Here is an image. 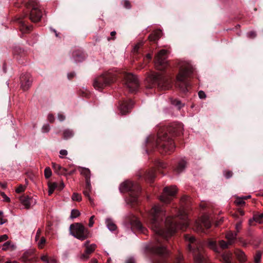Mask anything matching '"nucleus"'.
<instances>
[{"mask_svg": "<svg viewBox=\"0 0 263 263\" xmlns=\"http://www.w3.org/2000/svg\"><path fill=\"white\" fill-rule=\"evenodd\" d=\"M165 212L159 205H155L149 213V227L158 235L167 238L172 236L178 229L184 230L189 225L187 217L183 210H180L175 217H168L164 222H161Z\"/></svg>", "mask_w": 263, "mask_h": 263, "instance_id": "obj_1", "label": "nucleus"}, {"mask_svg": "<svg viewBox=\"0 0 263 263\" xmlns=\"http://www.w3.org/2000/svg\"><path fill=\"white\" fill-rule=\"evenodd\" d=\"M182 130L181 125L171 126L167 128H163L158 133L156 144L161 148L164 153L172 152L175 148L174 142L167 132L170 134L178 135Z\"/></svg>", "mask_w": 263, "mask_h": 263, "instance_id": "obj_2", "label": "nucleus"}, {"mask_svg": "<svg viewBox=\"0 0 263 263\" xmlns=\"http://www.w3.org/2000/svg\"><path fill=\"white\" fill-rule=\"evenodd\" d=\"M70 234L80 240H84L89 236L88 230L81 223H74L71 224Z\"/></svg>", "mask_w": 263, "mask_h": 263, "instance_id": "obj_3", "label": "nucleus"}, {"mask_svg": "<svg viewBox=\"0 0 263 263\" xmlns=\"http://www.w3.org/2000/svg\"><path fill=\"white\" fill-rule=\"evenodd\" d=\"M28 8L31 9L30 14V19L33 22L40 21L42 17V12L39 9V4L36 0H31L27 5Z\"/></svg>", "mask_w": 263, "mask_h": 263, "instance_id": "obj_4", "label": "nucleus"}, {"mask_svg": "<svg viewBox=\"0 0 263 263\" xmlns=\"http://www.w3.org/2000/svg\"><path fill=\"white\" fill-rule=\"evenodd\" d=\"M192 68L189 65L186 66L184 68H182L180 70L179 73L177 77V80L178 82L182 83L184 87H182L181 85L179 86L182 91L186 92L187 90V84L185 80L187 77H188L192 73Z\"/></svg>", "mask_w": 263, "mask_h": 263, "instance_id": "obj_5", "label": "nucleus"}, {"mask_svg": "<svg viewBox=\"0 0 263 263\" xmlns=\"http://www.w3.org/2000/svg\"><path fill=\"white\" fill-rule=\"evenodd\" d=\"M114 81L112 76L103 74L95 80L93 86L96 89H101L110 83L114 82Z\"/></svg>", "mask_w": 263, "mask_h": 263, "instance_id": "obj_6", "label": "nucleus"}, {"mask_svg": "<svg viewBox=\"0 0 263 263\" xmlns=\"http://www.w3.org/2000/svg\"><path fill=\"white\" fill-rule=\"evenodd\" d=\"M124 84L130 92L136 91L139 85V81L136 76L127 73L124 78Z\"/></svg>", "mask_w": 263, "mask_h": 263, "instance_id": "obj_7", "label": "nucleus"}, {"mask_svg": "<svg viewBox=\"0 0 263 263\" xmlns=\"http://www.w3.org/2000/svg\"><path fill=\"white\" fill-rule=\"evenodd\" d=\"M167 57V50L165 49H162L158 53L155 58V63L158 69L161 70L166 67Z\"/></svg>", "mask_w": 263, "mask_h": 263, "instance_id": "obj_8", "label": "nucleus"}, {"mask_svg": "<svg viewBox=\"0 0 263 263\" xmlns=\"http://www.w3.org/2000/svg\"><path fill=\"white\" fill-rule=\"evenodd\" d=\"M177 189L175 186L165 187L163 190L162 195L160 197V200L165 203H169L172 197L175 195Z\"/></svg>", "mask_w": 263, "mask_h": 263, "instance_id": "obj_9", "label": "nucleus"}, {"mask_svg": "<svg viewBox=\"0 0 263 263\" xmlns=\"http://www.w3.org/2000/svg\"><path fill=\"white\" fill-rule=\"evenodd\" d=\"M203 227L206 229L211 227L209 217L206 215H203L201 219L196 221L195 223V230L198 232H204Z\"/></svg>", "mask_w": 263, "mask_h": 263, "instance_id": "obj_10", "label": "nucleus"}, {"mask_svg": "<svg viewBox=\"0 0 263 263\" xmlns=\"http://www.w3.org/2000/svg\"><path fill=\"white\" fill-rule=\"evenodd\" d=\"M138 186L135 185L134 183L129 180H126L122 182L120 186V190L121 192H128L138 189Z\"/></svg>", "mask_w": 263, "mask_h": 263, "instance_id": "obj_11", "label": "nucleus"}, {"mask_svg": "<svg viewBox=\"0 0 263 263\" xmlns=\"http://www.w3.org/2000/svg\"><path fill=\"white\" fill-rule=\"evenodd\" d=\"M21 86L25 90H27L31 85L32 79L29 74L23 75L20 78Z\"/></svg>", "mask_w": 263, "mask_h": 263, "instance_id": "obj_12", "label": "nucleus"}, {"mask_svg": "<svg viewBox=\"0 0 263 263\" xmlns=\"http://www.w3.org/2000/svg\"><path fill=\"white\" fill-rule=\"evenodd\" d=\"M134 102L132 100L124 101L120 106L119 109L122 115L128 112L129 109L133 107Z\"/></svg>", "mask_w": 263, "mask_h": 263, "instance_id": "obj_13", "label": "nucleus"}, {"mask_svg": "<svg viewBox=\"0 0 263 263\" xmlns=\"http://www.w3.org/2000/svg\"><path fill=\"white\" fill-rule=\"evenodd\" d=\"M78 169L80 174L85 176L86 179V183H87V188L90 189V170L85 167H79Z\"/></svg>", "mask_w": 263, "mask_h": 263, "instance_id": "obj_14", "label": "nucleus"}, {"mask_svg": "<svg viewBox=\"0 0 263 263\" xmlns=\"http://www.w3.org/2000/svg\"><path fill=\"white\" fill-rule=\"evenodd\" d=\"M185 239L186 241L190 242V243L188 245L189 249L190 251L194 250L195 245H197L195 237L191 235H185Z\"/></svg>", "mask_w": 263, "mask_h": 263, "instance_id": "obj_15", "label": "nucleus"}, {"mask_svg": "<svg viewBox=\"0 0 263 263\" xmlns=\"http://www.w3.org/2000/svg\"><path fill=\"white\" fill-rule=\"evenodd\" d=\"M52 166L56 173L59 175H65V173L67 171L66 168L62 167L61 166L54 162L52 163Z\"/></svg>", "mask_w": 263, "mask_h": 263, "instance_id": "obj_16", "label": "nucleus"}, {"mask_svg": "<svg viewBox=\"0 0 263 263\" xmlns=\"http://www.w3.org/2000/svg\"><path fill=\"white\" fill-rule=\"evenodd\" d=\"M83 246L86 247V254H89L92 253L95 250L97 247L95 243L89 245V241H86L84 243Z\"/></svg>", "mask_w": 263, "mask_h": 263, "instance_id": "obj_17", "label": "nucleus"}, {"mask_svg": "<svg viewBox=\"0 0 263 263\" xmlns=\"http://www.w3.org/2000/svg\"><path fill=\"white\" fill-rule=\"evenodd\" d=\"M151 77L153 83H158L159 85H160L161 83L165 81L159 73L153 74L151 75Z\"/></svg>", "mask_w": 263, "mask_h": 263, "instance_id": "obj_18", "label": "nucleus"}, {"mask_svg": "<svg viewBox=\"0 0 263 263\" xmlns=\"http://www.w3.org/2000/svg\"><path fill=\"white\" fill-rule=\"evenodd\" d=\"M237 233L229 231L226 235V238L229 241V244L232 245L236 239Z\"/></svg>", "mask_w": 263, "mask_h": 263, "instance_id": "obj_19", "label": "nucleus"}, {"mask_svg": "<svg viewBox=\"0 0 263 263\" xmlns=\"http://www.w3.org/2000/svg\"><path fill=\"white\" fill-rule=\"evenodd\" d=\"M91 184H90V189H88L87 188V183H86V186H85V190L83 191V194L85 196H86V197H87L88 198V199L89 202H90L91 205L94 206L95 205V202L93 201V200L90 196V193L91 192Z\"/></svg>", "mask_w": 263, "mask_h": 263, "instance_id": "obj_20", "label": "nucleus"}, {"mask_svg": "<svg viewBox=\"0 0 263 263\" xmlns=\"http://www.w3.org/2000/svg\"><path fill=\"white\" fill-rule=\"evenodd\" d=\"M131 224L133 228L137 229L142 233H144L145 229L143 227L141 222L137 219H135L131 222Z\"/></svg>", "mask_w": 263, "mask_h": 263, "instance_id": "obj_21", "label": "nucleus"}, {"mask_svg": "<svg viewBox=\"0 0 263 263\" xmlns=\"http://www.w3.org/2000/svg\"><path fill=\"white\" fill-rule=\"evenodd\" d=\"M223 263H232V254L231 252H226L221 255Z\"/></svg>", "mask_w": 263, "mask_h": 263, "instance_id": "obj_22", "label": "nucleus"}, {"mask_svg": "<svg viewBox=\"0 0 263 263\" xmlns=\"http://www.w3.org/2000/svg\"><path fill=\"white\" fill-rule=\"evenodd\" d=\"M31 200L28 196H23L20 198L21 203L24 206L26 209H29L30 207V200Z\"/></svg>", "mask_w": 263, "mask_h": 263, "instance_id": "obj_23", "label": "nucleus"}, {"mask_svg": "<svg viewBox=\"0 0 263 263\" xmlns=\"http://www.w3.org/2000/svg\"><path fill=\"white\" fill-rule=\"evenodd\" d=\"M197 249L198 251H199V253L194 255L195 261L196 263H204V258L201 253V251L199 250V248H197Z\"/></svg>", "mask_w": 263, "mask_h": 263, "instance_id": "obj_24", "label": "nucleus"}, {"mask_svg": "<svg viewBox=\"0 0 263 263\" xmlns=\"http://www.w3.org/2000/svg\"><path fill=\"white\" fill-rule=\"evenodd\" d=\"M16 248V246L14 244L12 243L10 241H8L3 244L2 250L3 251H7L10 249L11 251H13L15 250Z\"/></svg>", "mask_w": 263, "mask_h": 263, "instance_id": "obj_25", "label": "nucleus"}, {"mask_svg": "<svg viewBox=\"0 0 263 263\" xmlns=\"http://www.w3.org/2000/svg\"><path fill=\"white\" fill-rule=\"evenodd\" d=\"M154 251L155 253L159 255H165L168 253L167 250L163 246H159L156 247Z\"/></svg>", "mask_w": 263, "mask_h": 263, "instance_id": "obj_26", "label": "nucleus"}, {"mask_svg": "<svg viewBox=\"0 0 263 263\" xmlns=\"http://www.w3.org/2000/svg\"><path fill=\"white\" fill-rule=\"evenodd\" d=\"M161 35V32L159 30L155 31L153 33L149 35V40L151 41H154L158 40Z\"/></svg>", "mask_w": 263, "mask_h": 263, "instance_id": "obj_27", "label": "nucleus"}, {"mask_svg": "<svg viewBox=\"0 0 263 263\" xmlns=\"http://www.w3.org/2000/svg\"><path fill=\"white\" fill-rule=\"evenodd\" d=\"M235 255L240 262H245L246 260V255L243 252L237 250L235 252Z\"/></svg>", "mask_w": 263, "mask_h": 263, "instance_id": "obj_28", "label": "nucleus"}, {"mask_svg": "<svg viewBox=\"0 0 263 263\" xmlns=\"http://www.w3.org/2000/svg\"><path fill=\"white\" fill-rule=\"evenodd\" d=\"M255 221L259 223H261L263 222V214L255 215L253 216V220H249L250 224H252V222Z\"/></svg>", "mask_w": 263, "mask_h": 263, "instance_id": "obj_29", "label": "nucleus"}, {"mask_svg": "<svg viewBox=\"0 0 263 263\" xmlns=\"http://www.w3.org/2000/svg\"><path fill=\"white\" fill-rule=\"evenodd\" d=\"M186 166V162L184 160H181L177 165L175 169L177 173H180L182 172L185 168Z\"/></svg>", "mask_w": 263, "mask_h": 263, "instance_id": "obj_30", "label": "nucleus"}, {"mask_svg": "<svg viewBox=\"0 0 263 263\" xmlns=\"http://www.w3.org/2000/svg\"><path fill=\"white\" fill-rule=\"evenodd\" d=\"M106 223L108 229L110 231H114L116 230L117 226L111 219H107L106 220Z\"/></svg>", "mask_w": 263, "mask_h": 263, "instance_id": "obj_31", "label": "nucleus"}, {"mask_svg": "<svg viewBox=\"0 0 263 263\" xmlns=\"http://www.w3.org/2000/svg\"><path fill=\"white\" fill-rule=\"evenodd\" d=\"M138 201V195L135 193H131L128 198V201L132 204L136 203Z\"/></svg>", "mask_w": 263, "mask_h": 263, "instance_id": "obj_32", "label": "nucleus"}, {"mask_svg": "<svg viewBox=\"0 0 263 263\" xmlns=\"http://www.w3.org/2000/svg\"><path fill=\"white\" fill-rule=\"evenodd\" d=\"M209 247L213 250L215 252L219 253L220 252L219 248L217 247L216 242L214 241H210L208 242Z\"/></svg>", "mask_w": 263, "mask_h": 263, "instance_id": "obj_33", "label": "nucleus"}, {"mask_svg": "<svg viewBox=\"0 0 263 263\" xmlns=\"http://www.w3.org/2000/svg\"><path fill=\"white\" fill-rule=\"evenodd\" d=\"M58 187V183L56 182H52V183H48V194L49 195H51L54 190L55 189H57Z\"/></svg>", "mask_w": 263, "mask_h": 263, "instance_id": "obj_34", "label": "nucleus"}, {"mask_svg": "<svg viewBox=\"0 0 263 263\" xmlns=\"http://www.w3.org/2000/svg\"><path fill=\"white\" fill-rule=\"evenodd\" d=\"M64 138L67 139L72 137L73 135V133L72 130L69 129H66L64 132Z\"/></svg>", "mask_w": 263, "mask_h": 263, "instance_id": "obj_35", "label": "nucleus"}, {"mask_svg": "<svg viewBox=\"0 0 263 263\" xmlns=\"http://www.w3.org/2000/svg\"><path fill=\"white\" fill-rule=\"evenodd\" d=\"M71 199L73 201H80L82 200V196L77 193H74L71 196Z\"/></svg>", "mask_w": 263, "mask_h": 263, "instance_id": "obj_36", "label": "nucleus"}, {"mask_svg": "<svg viewBox=\"0 0 263 263\" xmlns=\"http://www.w3.org/2000/svg\"><path fill=\"white\" fill-rule=\"evenodd\" d=\"M80 215V212L79 210L73 209L71 211L70 218L72 219L76 218L79 216Z\"/></svg>", "mask_w": 263, "mask_h": 263, "instance_id": "obj_37", "label": "nucleus"}, {"mask_svg": "<svg viewBox=\"0 0 263 263\" xmlns=\"http://www.w3.org/2000/svg\"><path fill=\"white\" fill-rule=\"evenodd\" d=\"M235 203L237 205L242 206L245 204L243 198L241 197L237 198L235 201Z\"/></svg>", "mask_w": 263, "mask_h": 263, "instance_id": "obj_38", "label": "nucleus"}, {"mask_svg": "<svg viewBox=\"0 0 263 263\" xmlns=\"http://www.w3.org/2000/svg\"><path fill=\"white\" fill-rule=\"evenodd\" d=\"M44 175L46 178H49L52 175L51 170L49 167H46L44 170Z\"/></svg>", "mask_w": 263, "mask_h": 263, "instance_id": "obj_39", "label": "nucleus"}, {"mask_svg": "<svg viewBox=\"0 0 263 263\" xmlns=\"http://www.w3.org/2000/svg\"><path fill=\"white\" fill-rule=\"evenodd\" d=\"M261 254L259 252H257L254 256V262L255 263H259Z\"/></svg>", "mask_w": 263, "mask_h": 263, "instance_id": "obj_40", "label": "nucleus"}, {"mask_svg": "<svg viewBox=\"0 0 263 263\" xmlns=\"http://www.w3.org/2000/svg\"><path fill=\"white\" fill-rule=\"evenodd\" d=\"M219 244L220 247L222 249L227 248L229 245H230V244H229V242H226L224 240L220 241Z\"/></svg>", "mask_w": 263, "mask_h": 263, "instance_id": "obj_41", "label": "nucleus"}, {"mask_svg": "<svg viewBox=\"0 0 263 263\" xmlns=\"http://www.w3.org/2000/svg\"><path fill=\"white\" fill-rule=\"evenodd\" d=\"M46 242V239L42 237L38 242V246L40 248H42Z\"/></svg>", "mask_w": 263, "mask_h": 263, "instance_id": "obj_42", "label": "nucleus"}, {"mask_svg": "<svg viewBox=\"0 0 263 263\" xmlns=\"http://www.w3.org/2000/svg\"><path fill=\"white\" fill-rule=\"evenodd\" d=\"M25 186L23 185H20L16 189L15 192L17 193H22L25 191Z\"/></svg>", "mask_w": 263, "mask_h": 263, "instance_id": "obj_43", "label": "nucleus"}, {"mask_svg": "<svg viewBox=\"0 0 263 263\" xmlns=\"http://www.w3.org/2000/svg\"><path fill=\"white\" fill-rule=\"evenodd\" d=\"M173 104L176 106L179 109H180L183 106V105L181 104L180 101L178 100L173 101Z\"/></svg>", "mask_w": 263, "mask_h": 263, "instance_id": "obj_44", "label": "nucleus"}, {"mask_svg": "<svg viewBox=\"0 0 263 263\" xmlns=\"http://www.w3.org/2000/svg\"><path fill=\"white\" fill-rule=\"evenodd\" d=\"M122 4L124 7L126 9H130L131 8V5L129 2L127 0H124L122 2Z\"/></svg>", "mask_w": 263, "mask_h": 263, "instance_id": "obj_45", "label": "nucleus"}, {"mask_svg": "<svg viewBox=\"0 0 263 263\" xmlns=\"http://www.w3.org/2000/svg\"><path fill=\"white\" fill-rule=\"evenodd\" d=\"M143 44V42H140L138 43L134 47L133 50L134 52L138 51V49L141 47Z\"/></svg>", "mask_w": 263, "mask_h": 263, "instance_id": "obj_46", "label": "nucleus"}, {"mask_svg": "<svg viewBox=\"0 0 263 263\" xmlns=\"http://www.w3.org/2000/svg\"><path fill=\"white\" fill-rule=\"evenodd\" d=\"M0 195L3 197L4 201L6 202L10 201V199L6 195V194L4 192L0 191Z\"/></svg>", "mask_w": 263, "mask_h": 263, "instance_id": "obj_47", "label": "nucleus"}, {"mask_svg": "<svg viewBox=\"0 0 263 263\" xmlns=\"http://www.w3.org/2000/svg\"><path fill=\"white\" fill-rule=\"evenodd\" d=\"M50 130V126L49 124H45L43 126L42 130L43 133H47Z\"/></svg>", "mask_w": 263, "mask_h": 263, "instance_id": "obj_48", "label": "nucleus"}, {"mask_svg": "<svg viewBox=\"0 0 263 263\" xmlns=\"http://www.w3.org/2000/svg\"><path fill=\"white\" fill-rule=\"evenodd\" d=\"M7 220L3 218V213L2 211H0V225H2L5 223H6Z\"/></svg>", "mask_w": 263, "mask_h": 263, "instance_id": "obj_49", "label": "nucleus"}, {"mask_svg": "<svg viewBox=\"0 0 263 263\" xmlns=\"http://www.w3.org/2000/svg\"><path fill=\"white\" fill-rule=\"evenodd\" d=\"M241 224H242L241 221H239L237 223V224L235 226V229L236 231V233H237L238 232H239L241 228Z\"/></svg>", "mask_w": 263, "mask_h": 263, "instance_id": "obj_50", "label": "nucleus"}, {"mask_svg": "<svg viewBox=\"0 0 263 263\" xmlns=\"http://www.w3.org/2000/svg\"><path fill=\"white\" fill-rule=\"evenodd\" d=\"M198 96L201 99H205L206 97L205 92L202 90H200L198 92Z\"/></svg>", "mask_w": 263, "mask_h": 263, "instance_id": "obj_51", "label": "nucleus"}, {"mask_svg": "<svg viewBox=\"0 0 263 263\" xmlns=\"http://www.w3.org/2000/svg\"><path fill=\"white\" fill-rule=\"evenodd\" d=\"M68 154V152L65 149H61L60 151V157L63 158L64 156H66Z\"/></svg>", "mask_w": 263, "mask_h": 263, "instance_id": "obj_52", "label": "nucleus"}, {"mask_svg": "<svg viewBox=\"0 0 263 263\" xmlns=\"http://www.w3.org/2000/svg\"><path fill=\"white\" fill-rule=\"evenodd\" d=\"M8 239V236L6 234H4L0 236V242L5 241Z\"/></svg>", "mask_w": 263, "mask_h": 263, "instance_id": "obj_53", "label": "nucleus"}, {"mask_svg": "<svg viewBox=\"0 0 263 263\" xmlns=\"http://www.w3.org/2000/svg\"><path fill=\"white\" fill-rule=\"evenodd\" d=\"M183 259V256L182 255L179 254V256L176 259V263H181Z\"/></svg>", "mask_w": 263, "mask_h": 263, "instance_id": "obj_54", "label": "nucleus"}, {"mask_svg": "<svg viewBox=\"0 0 263 263\" xmlns=\"http://www.w3.org/2000/svg\"><path fill=\"white\" fill-rule=\"evenodd\" d=\"M64 186L65 185L63 182H61L59 184H58L57 189L59 191H61L64 189Z\"/></svg>", "mask_w": 263, "mask_h": 263, "instance_id": "obj_55", "label": "nucleus"}, {"mask_svg": "<svg viewBox=\"0 0 263 263\" xmlns=\"http://www.w3.org/2000/svg\"><path fill=\"white\" fill-rule=\"evenodd\" d=\"M95 218V216H92L90 217V219H89V227H92L94 224V221H93V218Z\"/></svg>", "mask_w": 263, "mask_h": 263, "instance_id": "obj_56", "label": "nucleus"}, {"mask_svg": "<svg viewBox=\"0 0 263 263\" xmlns=\"http://www.w3.org/2000/svg\"><path fill=\"white\" fill-rule=\"evenodd\" d=\"M58 118L60 121H63L65 119V117L62 114H58Z\"/></svg>", "mask_w": 263, "mask_h": 263, "instance_id": "obj_57", "label": "nucleus"}, {"mask_svg": "<svg viewBox=\"0 0 263 263\" xmlns=\"http://www.w3.org/2000/svg\"><path fill=\"white\" fill-rule=\"evenodd\" d=\"M224 176L227 178H229L232 176V172L231 171L226 172Z\"/></svg>", "mask_w": 263, "mask_h": 263, "instance_id": "obj_58", "label": "nucleus"}, {"mask_svg": "<svg viewBox=\"0 0 263 263\" xmlns=\"http://www.w3.org/2000/svg\"><path fill=\"white\" fill-rule=\"evenodd\" d=\"M41 230L40 229H38L37 230L35 238L36 241H37L39 239V237L41 235Z\"/></svg>", "mask_w": 263, "mask_h": 263, "instance_id": "obj_59", "label": "nucleus"}, {"mask_svg": "<svg viewBox=\"0 0 263 263\" xmlns=\"http://www.w3.org/2000/svg\"><path fill=\"white\" fill-rule=\"evenodd\" d=\"M89 254H86L85 252L83 255H82L81 258L83 259H87L89 258Z\"/></svg>", "mask_w": 263, "mask_h": 263, "instance_id": "obj_60", "label": "nucleus"}, {"mask_svg": "<svg viewBox=\"0 0 263 263\" xmlns=\"http://www.w3.org/2000/svg\"><path fill=\"white\" fill-rule=\"evenodd\" d=\"M248 36L250 37L253 38V37H254L256 36V34H255V33L254 32L251 31V32H249L248 33Z\"/></svg>", "mask_w": 263, "mask_h": 263, "instance_id": "obj_61", "label": "nucleus"}, {"mask_svg": "<svg viewBox=\"0 0 263 263\" xmlns=\"http://www.w3.org/2000/svg\"><path fill=\"white\" fill-rule=\"evenodd\" d=\"M0 186L3 189H6L7 184L6 182H0Z\"/></svg>", "mask_w": 263, "mask_h": 263, "instance_id": "obj_62", "label": "nucleus"}, {"mask_svg": "<svg viewBox=\"0 0 263 263\" xmlns=\"http://www.w3.org/2000/svg\"><path fill=\"white\" fill-rule=\"evenodd\" d=\"M48 120L50 122H53L54 120L53 116L52 115H49L48 116Z\"/></svg>", "mask_w": 263, "mask_h": 263, "instance_id": "obj_63", "label": "nucleus"}, {"mask_svg": "<svg viewBox=\"0 0 263 263\" xmlns=\"http://www.w3.org/2000/svg\"><path fill=\"white\" fill-rule=\"evenodd\" d=\"M155 174L152 172L151 173V174H149V176H148V178L149 179L151 180H153V179L155 178Z\"/></svg>", "mask_w": 263, "mask_h": 263, "instance_id": "obj_64", "label": "nucleus"}]
</instances>
